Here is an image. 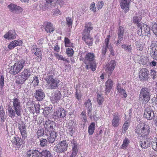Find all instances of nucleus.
<instances>
[{"label":"nucleus","instance_id":"obj_1","mask_svg":"<svg viewBox=\"0 0 157 157\" xmlns=\"http://www.w3.org/2000/svg\"><path fill=\"white\" fill-rule=\"evenodd\" d=\"M22 112V105L20 99L15 98L12 100V106H8L6 114L10 117L13 118L16 115L21 116Z\"/></svg>","mask_w":157,"mask_h":157},{"label":"nucleus","instance_id":"obj_2","mask_svg":"<svg viewBox=\"0 0 157 157\" xmlns=\"http://www.w3.org/2000/svg\"><path fill=\"white\" fill-rule=\"evenodd\" d=\"M93 29L92 24L90 23H88L86 24L83 31L82 39L89 46H91L92 44L93 38L90 36V33Z\"/></svg>","mask_w":157,"mask_h":157},{"label":"nucleus","instance_id":"obj_3","mask_svg":"<svg viewBox=\"0 0 157 157\" xmlns=\"http://www.w3.org/2000/svg\"><path fill=\"white\" fill-rule=\"evenodd\" d=\"M151 127L147 123L138 125L135 129V132L139 137L149 135L150 132Z\"/></svg>","mask_w":157,"mask_h":157},{"label":"nucleus","instance_id":"obj_4","mask_svg":"<svg viewBox=\"0 0 157 157\" xmlns=\"http://www.w3.org/2000/svg\"><path fill=\"white\" fill-rule=\"evenodd\" d=\"M44 79L46 82L45 86L47 89H55L58 86L59 81L57 79L54 78L53 75H47L45 77Z\"/></svg>","mask_w":157,"mask_h":157},{"label":"nucleus","instance_id":"obj_5","mask_svg":"<svg viewBox=\"0 0 157 157\" xmlns=\"http://www.w3.org/2000/svg\"><path fill=\"white\" fill-rule=\"evenodd\" d=\"M25 61L21 60L16 62L10 68V73L13 75H16L19 73L25 65Z\"/></svg>","mask_w":157,"mask_h":157},{"label":"nucleus","instance_id":"obj_6","mask_svg":"<svg viewBox=\"0 0 157 157\" xmlns=\"http://www.w3.org/2000/svg\"><path fill=\"white\" fill-rule=\"evenodd\" d=\"M150 90L146 88H142L140 90L139 95L140 100L143 101V103L146 104L149 101L151 95Z\"/></svg>","mask_w":157,"mask_h":157},{"label":"nucleus","instance_id":"obj_7","mask_svg":"<svg viewBox=\"0 0 157 157\" xmlns=\"http://www.w3.org/2000/svg\"><path fill=\"white\" fill-rule=\"evenodd\" d=\"M31 72L28 69H25L21 73L20 76L16 80V82L19 84H23L29 77Z\"/></svg>","mask_w":157,"mask_h":157},{"label":"nucleus","instance_id":"obj_8","mask_svg":"<svg viewBox=\"0 0 157 157\" xmlns=\"http://www.w3.org/2000/svg\"><path fill=\"white\" fill-rule=\"evenodd\" d=\"M138 26V31L137 33L140 36L147 35L150 34V29L149 27L143 23L139 24Z\"/></svg>","mask_w":157,"mask_h":157},{"label":"nucleus","instance_id":"obj_9","mask_svg":"<svg viewBox=\"0 0 157 157\" xmlns=\"http://www.w3.org/2000/svg\"><path fill=\"white\" fill-rule=\"evenodd\" d=\"M68 147V144L66 140H63L58 144L55 147L57 152L62 153L66 151Z\"/></svg>","mask_w":157,"mask_h":157},{"label":"nucleus","instance_id":"obj_10","mask_svg":"<svg viewBox=\"0 0 157 157\" xmlns=\"http://www.w3.org/2000/svg\"><path fill=\"white\" fill-rule=\"evenodd\" d=\"M109 40V39L108 38H106L105 39V42L102 49V53L103 55H104L106 53L108 48L111 54L113 55H114L113 47L111 45V44H110Z\"/></svg>","mask_w":157,"mask_h":157},{"label":"nucleus","instance_id":"obj_11","mask_svg":"<svg viewBox=\"0 0 157 157\" xmlns=\"http://www.w3.org/2000/svg\"><path fill=\"white\" fill-rule=\"evenodd\" d=\"M121 120L120 116L117 113H115L113 114L111 121V124L112 126L117 127L120 124Z\"/></svg>","mask_w":157,"mask_h":157},{"label":"nucleus","instance_id":"obj_12","mask_svg":"<svg viewBox=\"0 0 157 157\" xmlns=\"http://www.w3.org/2000/svg\"><path fill=\"white\" fill-rule=\"evenodd\" d=\"M144 116L148 120H151L153 119L155 117V114L153 110L151 107H148L145 109Z\"/></svg>","mask_w":157,"mask_h":157},{"label":"nucleus","instance_id":"obj_13","mask_svg":"<svg viewBox=\"0 0 157 157\" xmlns=\"http://www.w3.org/2000/svg\"><path fill=\"white\" fill-rule=\"evenodd\" d=\"M8 7L10 11L13 13H21L23 10L21 7L13 3H11L8 5Z\"/></svg>","mask_w":157,"mask_h":157},{"label":"nucleus","instance_id":"obj_14","mask_svg":"<svg viewBox=\"0 0 157 157\" xmlns=\"http://www.w3.org/2000/svg\"><path fill=\"white\" fill-rule=\"evenodd\" d=\"M148 71L146 68L142 69L139 74L140 79L143 81H147L149 78Z\"/></svg>","mask_w":157,"mask_h":157},{"label":"nucleus","instance_id":"obj_15","mask_svg":"<svg viewBox=\"0 0 157 157\" xmlns=\"http://www.w3.org/2000/svg\"><path fill=\"white\" fill-rule=\"evenodd\" d=\"M18 129L22 137L24 139L27 136V132L26 126L22 121L19 122L18 124Z\"/></svg>","mask_w":157,"mask_h":157},{"label":"nucleus","instance_id":"obj_16","mask_svg":"<svg viewBox=\"0 0 157 157\" xmlns=\"http://www.w3.org/2000/svg\"><path fill=\"white\" fill-rule=\"evenodd\" d=\"M131 2V0H120L121 8L124 12L126 13L128 11Z\"/></svg>","mask_w":157,"mask_h":157},{"label":"nucleus","instance_id":"obj_17","mask_svg":"<svg viewBox=\"0 0 157 157\" xmlns=\"http://www.w3.org/2000/svg\"><path fill=\"white\" fill-rule=\"evenodd\" d=\"M150 49H151V50L150 52L151 57L153 59L157 60V44H152L150 47Z\"/></svg>","mask_w":157,"mask_h":157},{"label":"nucleus","instance_id":"obj_18","mask_svg":"<svg viewBox=\"0 0 157 157\" xmlns=\"http://www.w3.org/2000/svg\"><path fill=\"white\" fill-rule=\"evenodd\" d=\"M34 96L38 101H40L44 98L45 94L43 90L40 89L36 90Z\"/></svg>","mask_w":157,"mask_h":157},{"label":"nucleus","instance_id":"obj_19","mask_svg":"<svg viewBox=\"0 0 157 157\" xmlns=\"http://www.w3.org/2000/svg\"><path fill=\"white\" fill-rule=\"evenodd\" d=\"M84 106L87 110V112L89 117L92 118L93 116L91 113L92 110V107L91 100L89 99H88L85 102Z\"/></svg>","mask_w":157,"mask_h":157},{"label":"nucleus","instance_id":"obj_20","mask_svg":"<svg viewBox=\"0 0 157 157\" xmlns=\"http://www.w3.org/2000/svg\"><path fill=\"white\" fill-rule=\"evenodd\" d=\"M95 55L93 53H88L85 55L84 59L85 64H88L90 63L93 62L95 58Z\"/></svg>","mask_w":157,"mask_h":157},{"label":"nucleus","instance_id":"obj_21","mask_svg":"<svg viewBox=\"0 0 157 157\" xmlns=\"http://www.w3.org/2000/svg\"><path fill=\"white\" fill-rule=\"evenodd\" d=\"M71 144L72 147V152L70 156V157H75L78 151V145L75 140H72L71 142Z\"/></svg>","mask_w":157,"mask_h":157},{"label":"nucleus","instance_id":"obj_22","mask_svg":"<svg viewBox=\"0 0 157 157\" xmlns=\"http://www.w3.org/2000/svg\"><path fill=\"white\" fill-rule=\"evenodd\" d=\"M151 140V137H147L142 141H140V144L141 147L144 149L147 148L150 146Z\"/></svg>","mask_w":157,"mask_h":157},{"label":"nucleus","instance_id":"obj_23","mask_svg":"<svg viewBox=\"0 0 157 157\" xmlns=\"http://www.w3.org/2000/svg\"><path fill=\"white\" fill-rule=\"evenodd\" d=\"M54 122L52 121L48 120H46L44 124V125L47 131L50 132L54 131L53 128V124Z\"/></svg>","mask_w":157,"mask_h":157},{"label":"nucleus","instance_id":"obj_24","mask_svg":"<svg viewBox=\"0 0 157 157\" xmlns=\"http://www.w3.org/2000/svg\"><path fill=\"white\" fill-rule=\"evenodd\" d=\"M61 97V95L60 91L56 90L52 94L50 99L52 102L55 103L59 100Z\"/></svg>","mask_w":157,"mask_h":157},{"label":"nucleus","instance_id":"obj_25","mask_svg":"<svg viewBox=\"0 0 157 157\" xmlns=\"http://www.w3.org/2000/svg\"><path fill=\"white\" fill-rule=\"evenodd\" d=\"M116 65V62L114 60H112L106 66V71L109 75H110Z\"/></svg>","mask_w":157,"mask_h":157},{"label":"nucleus","instance_id":"obj_26","mask_svg":"<svg viewBox=\"0 0 157 157\" xmlns=\"http://www.w3.org/2000/svg\"><path fill=\"white\" fill-rule=\"evenodd\" d=\"M66 114L67 112L61 107L59 108L56 112L54 113V116L60 118H63L65 117Z\"/></svg>","mask_w":157,"mask_h":157},{"label":"nucleus","instance_id":"obj_27","mask_svg":"<svg viewBox=\"0 0 157 157\" xmlns=\"http://www.w3.org/2000/svg\"><path fill=\"white\" fill-rule=\"evenodd\" d=\"M74 123L73 121L71 120L69 123V125L66 130L67 133L72 136L74 132L73 129L74 128Z\"/></svg>","mask_w":157,"mask_h":157},{"label":"nucleus","instance_id":"obj_28","mask_svg":"<svg viewBox=\"0 0 157 157\" xmlns=\"http://www.w3.org/2000/svg\"><path fill=\"white\" fill-rule=\"evenodd\" d=\"M16 35L17 34L14 30H11L6 33L4 36V37L9 40L13 39L15 38Z\"/></svg>","mask_w":157,"mask_h":157},{"label":"nucleus","instance_id":"obj_29","mask_svg":"<svg viewBox=\"0 0 157 157\" xmlns=\"http://www.w3.org/2000/svg\"><path fill=\"white\" fill-rule=\"evenodd\" d=\"M28 157H40V153L37 150H30L27 152Z\"/></svg>","mask_w":157,"mask_h":157},{"label":"nucleus","instance_id":"obj_30","mask_svg":"<svg viewBox=\"0 0 157 157\" xmlns=\"http://www.w3.org/2000/svg\"><path fill=\"white\" fill-rule=\"evenodd\" d=\"M113 82L111 79H108L105 82V92L106 94L109 93L113 85Z\"/></svg>","mask_w":157,"mask_h":157},{"label":"nucleus","instance_id":"obj_31","mask_svg":"<svg viewBox=\"0 0 157 157\" xmlns=\"http://www.w3.org/2000/svg\"><path fill=\"white\" fill-rule=\"evenodd\" d=\"M22 41L21 40H14L10 42L8 46V48L11 49L17 46H20L22 44Z\"/></svg>","mask_w":157,"mask_h":157},{"label":"nucleus","instance_id":"obj_32","mask_svg":"<svg viewBox=\"0 0 157 157\" xmlns=\"http://www.w3.org/2000/svg\"><path fill=\"white\" fill-rule=\"evenodd\" d=\"M50 136L48 137V142L51 144L53 143L55 141L56 138L57 136L56 133L54 131H51L49 132Z\"/></svg>","mask_w":157,"mask_h":157},{"label":"nucleus","instance_id":"obj_33","mask_svg":"<svg viewBox=\"0 0 157 157\" xmlns=\"http://www.w3.org/2000/svg\"><path fill=\"white\" fill-rule=\"evenodd\" d=\"M11 141L13 143L17 145L19 147L23 143V141L22 139L18 137H14L13 139H12Z\"/></svg>","mask_w":157,"mask_h":157},{"label":"nucleus","instance_id":"obj_34","mask_svg":"<svg viewBox=\"0 0 157 157\" xmlns=\"http://www.w3.org/2000/svg\"><path fill=\"white\" fill-rule=\"evenodd\" d=\"M46 2L44 4L45 8H49L52 7V6H54L56 0H45Z\"/></svg>","mask_w":157,"mask_h":157},{"label":"nucleus","instance_id":"obj_35","mask_svg":"<svg viewBox=\"0 0 157 157\" xmlns=\"http://www.w3.org/2000/svg\"><path fill=\"white\" fill-rule=\"evenodd\" d=\"M45 30L47 33H51L54 30V28L51 23L47 22L45 24Z\"/></svg>","mask_w":157,"mask_h":157},{"label":"nucleus","instance_id":"obj_36","mask_svg":"<svg viewBox=\"0 0 157 157\" xmlns=\"http://www.w3.org/2000/svg\"><path fill=\"white\" fill-rule=\"evenodd\" d=\"M31 51L36 56H42V53L40 48H37L36 45H33Z\"/></svg>","mask_w":157,"mask_h":157},{"label":"nucleus","instance_id":"obj_37","mask_svg":"<svg viewBox=\"0 0 157 157\" xmlns=\"http://www.w3.org/2000/svg\"><path fill=\"white\" fill-rule=\"evenodd\" d=\"M141 19L142 17L141 16H140L139 14H136L133 17L132 21L135 24H137L138 27L139 26V24L143 23H140Z\"/></svg>","mask_w":157,"mask_h":157},{"label":"nucleus","instance_id":"obj_38","mask_svg":"<svg viewBox=\"0 0 157 157\" xmlns=\"http://www.w3.org/2000/svg\"><path fill=\"white\" fill-rule=\"evenodd\" d=\"M53 17H57L59 15H61L62 14V12L58 8H56L53 10L52 12Z\"/></svg>","mask_w":157,"mask_h":157},{"label":"nucleus","instance_id":"obj_39","mask_svg":"<svg viewBox=\"0 0 157 157\" xmlns=\"http://www.w3.org/2000/svg\"><path fill=\"white\" fill-rule=\"evenodd\" d=\"M95 124L94 122L91 123L88 127V132L90 135H92L95 129Z\"/></svg>","mask_w":157,"mask_h":157},{"label":"nucleus","instance_id":"obj_40","mask_svg":"<svg viewBox=\"0 0 157 157\" xmlns=\"http://www.w3.org/2000/svg\"><path fill=\"white\" fill-rule=\"evenodd\" d=\"M151 145L154 150L157 151V139L156 138L151 140V142L150 143Z\"/></svg>","mask_w":157,"mask_h":157},{"label":"nucleus","instance_id":"obj_41","mask_svg":"<svg viewBox=\"0 0 157 157\" xmlns=\"http://www.w3.org/2000/svg\"><path fill=\"white\" fill-rule=\"evenodd\" d=\"M52 109V108L51 107H46L44 108L43 113L45 117H48L49 113L51 112Z\"/></svg>","mask_w":157,"mask_h":157},{"label":"nucleus","instance_id":"obj_42","mask_svg":"<svg viewBox=\"0 0 157 157\" xmlns=\"http://www.w3.org/2000/svg\"><path fill=\"white\" fill-rule=\"evenodd\" d=\"M121 47L126 52H132V48L130 45L123 44L122 45Z\"/></svg>","mask_w":157,"mask_h":157},{"label":"nucleus","instance_id":"obj_43","mask_svg":"<svg viewBox=\"0 0 157 157\" xmlns=\"http://www.w3.org/2000/svg\"><path fill=\"white\" fill-rule=\"evenodd\" d=\"M80 117L81 121L86 123L87 121V117L86 114V112L83 111L80 115Z\"/></svg>","mask_w":157,"mask_h":157},{"label":"nucleus","instance_id":"obj_44","mask_svg":"<svg viewBox=\"0 0 157 157\" xmlns=\"http://www.w3.org/2000/svg\"><path fill=\"white\" fill-rule=\"evenodd\" d=\"M64 42L65 44V46L67 47H73V44L71 42L70 40L67 37H65Z\"/></svg>","mask_w":157,"mask_h":157},{"label":"nucleus","instance_id":"obj_45","mask_svg":"<svg viewBox=\"0 0 157 157\" xmlns=\"http://www.w3.org/2000/svg\"><path fill=\"white\" fill-rule=\"evenodd\" d=\"M151 26L153 33L157 36V24L155 22L152 23Z\"/></svg>","mask_w":157,"mask_h":157},{"label":"nucleus","instance_id":"obj_46","mask_svg":"<svg viewBox=\"0 0 157 157\" xmlns=\"http://www.w3.org/2000/svg\"><path fill=\"white\" fill-rule=\"evenodd\" d=\"M124 32V29L121 26H120L118 30V36L123 38Z\"/></svg>","mask_w":157,"mask_h":157},{"label":"nucleus","instance_id":"obj_47","mask_svg":"<svg viewBox=\"0 0 157 157\" xmlns=\"http://www.w3.org/2000/svg\"><path fill=\"white\" fill-rule=\"evenodd\" d=\"M129 143V141L128 138H126L124 140L123 143L121 146V148L122 149H124L126 148L128 146Z\"/></svg>","mask_w":157,"mask_h":157},{"label":"nucleus","instance_id":"obj_48","mask_svg":"<svg viewBox=\"0 0 157 157\" xmlns=\"http://www.w3.org/2000/svg\"><path fill=\"white\" fill-rule=\"evenodd\" d=\"M49 151L47 150H43L41 153L40 155L42 157H49L50 155Z\"/></svg>","mask_w":157,"mask_h":157},{"label":"nucleus","instance_id":"obj_49","mask_svg":"<svg viewBox=\"0 0 157 157\" xmlns=\"http://www.w3.org/2000/svg\"><path fill=\"white\" fill-rule=\"evenodd\" d=\"M118 92L122 98H126L127 97V94L126 92L124 89L121 90Z\"/></svg>","mask_w":157,"mask_h":157},{"label":"nucleus","instance_id":"obj_50","mask_svg":"<svg viewBox=\"0 0 157 157\" xmlns=\"http://www.w3.org/2000/svg\"><path fill=\"white\" fill-rule=\"evenodd\" d=\"M48 144V142L46 139L42 138L40 140V145L41 146L44 147L47 146Z\"/></svg>","mask_w":157,"mask_h":157},{"label":"nucleus","instance_id":"obj_51","mask_svg":"<svg viewBox=\"0 0 157 157\" xmlns=\"http://www.w3.org/2000/svg\"><path fill=\"white\" fill-rule=\"evenodd\" d=\"M66 52L69 57L72 56L74 54V51L71 48H68L67 49Z\"/></svg>","mask_w":157,"mask_h":157},{"label":"nucleus","instance_id":"obj_52","mask_svg":"<svg viewBox=\"0 0 157 157\" xmlns=\"http://www.w3.org/2000/svg\"><path fill=\"white\" fill-rule=\"evenodd\" d=\"M104 101L102 96L101 94H98L97 97V101L98 104L100 105Z\"/></svg>","mask_w":157,"mask_h":157},{"label":"nucleus","instance_id":"obj_53","mask_svg":"<svg viewBox=\"0 0 157 157\" xmlns=\"http://www.w3.org/2000/svg\"><path fill=\"white\" fill-rule=\"evenodd\" d=\"M33 83L34 86H37L39 82V81L38 79V78L37 76H34L33 77Z\"/></svg>","mask_w":157,"mask_h":157},{"label":"nucleus","instance_id":"obj_54","mask_svg":"<svg viewBox=\"0 0 157 157\" xmlns=\"http://www.w3.org/2000/svg\"><path fill=\"white\" fill-rule=\"evenodd\" d=\"M90 64V68H91L93 71H94L96 70V64L94 62H91Z\"/></svg>","mask_w":157,"mask_h":157},{"label":"nucleus","instance_id":"obj_55","mask_svg":"<svg viewBox=\"0 0 157 157\" xmlns=\"http://www.w3.org/2000/svg\"><path fill=\"white\" fill-rule=\"evenodd\" d=\"M6 128L7 132H11L13 130V125L11 123H9L6 125Z\"/></svg>","mask_w":157,"mask_h":157},{"label":"nucleus","instance_id":"obj_56","mask_svg":"<svg viewBox=\"0 0 157 157\" xmlns=\"http://www.w3.org/2000/svg\"><path fill=\"white\" fill-rule=\"evenodd\" d=\"M128 122H125L123 126L122 127V128H123V130H122V132L124 133L126 131V130L128 129Z\"/></svg>","mask_w":157,"mask_h":157},{"label":"nucleus","instance_id":"obj_57","mask_svg":"<svg viewBox=\"0 0 157 157\" xmlns=\"http://www.w3.org/2000/svg\"><path fill=\"white\" fill-rule=\"evenodd\" d=\"M104 2L102 1H100L98 2L97 4V9L98 10L101 9L104 5Z\"/></svg>","mask_w":157,"mask_h":157},{"label":"nucleus","instance_id":"obj_58","mask_svg":"<svg viewBox=\"0 0 157 157\" xmlns=\"http://www.w3.org/2000/svg\"><path fill=\"white\" fill-rule=\"evenodd\" d=\"M4 84V77L2 76L0 78V90H2Z\"/></svg>","mask_w":157,"mask_h":157},{"label":"nucleus","instance_id":"obj_59","mask_svg":"<svg viewBox=\"0 0 157 157\" xmlns=\"http://www.w3.org/2000/svg\"><path fill=\"white\" fill-rule=\"evenodd\" d=\"M66 20L67 25L69 26H71L73 23V21L71 18L70 17H68L66 18Z\"/></svg>","mask_w":157,"mask_h":157},{"label":"nucleus","instance_id":"obj_60","mask_svg":"<svg viewBox=\"0 0 157 157\" xmlns=\"http://www.w3.org/2000/svg\"><path fill=\"white\" fill-rule=\"evenodd\" d=\"M44 134V132L42 129L38 130L36 133V134L37 135L38 138H39L40 137L42 136Z\"/></svg>","mask_w":157,"mask_h":157},{"label":"nucleus","instance_id":"obj_61","mask_svg":"<svg viewBox=\"0 0 157 157\" xmlns=\"http://www.w3.org/2000/svg\"><path fill=\"white\" fill-rule=\"evenodd\" d=\"M34 107L36 112L39 113L40 112V105L39 104H35L34 105Z\"/></svg>","mask_w":157,"mask_h":157},{"label":"nucleus","instance_id":"obj_62","mask_svg":"<svg viewBox=\"0 0 157 157\" xmlns=\"http://www.w3.org/2000/svg\"><path fill=\"white\" fill-rule=\"evenodd\" d=\"M156 72L154 70H152L151 71V75L153 79L156 78Z\"/></svg>","mask_w":157,"mask_h":157},{"label":"nucleus","instance_id":"obj_63","mask_svg":"<svg viewBox=\"0 0 157 157\" xmlns=\"http://www.w3.org/2000/svg\"><path fill=\"white\" fill-rule=\"evenodd\" d=\"M90 9L93 12H95L96 11L95 5L94 2H92L90 5Z\"/></svg>","mask_w":157,"mask_h":157},{"label":"nucleus","instance_id":"obj_64","mask_svg":"<svg viewBox=\"0 0 157 157\" xmlns=\"http://www.w3.org/2000/svg\"><path fill=\"white\" fill-rule=\"evenodd\" d=\"M56 56L57 58L59 60H63L64 61H67V59L65 58H63L62 56L59 55V54H56Z\"/></svg>","mask_w":157,"mask_h":157}]
</instances>
